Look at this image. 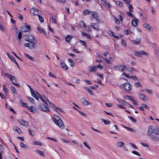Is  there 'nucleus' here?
<instances>
[{"label":"nucleus","instance_id":"18","mask_svg":"<svg viewBox=\"0 0 159 159\" xmlns=\"http://www.w3.org/2000/svg\"><path fill=\"white\" fill-rule=\"evenodd\" d=\"M44 98L46 100V101H47L46 99H47V101H48L47 103H48V104H49L50 106L51 107H52V109H54H54H55V108H56V107L55 106V105L54 104L51 103L48 100L47 97H44Z\"/></svg>","mask_w":159,"mask_h":159},{"label":"nucleus","instance_id":"42","mask_svg":"<svg viewBox=\"0 0 159 159\" xmlns=\"http://www.w3.org/2000/svg\"><path fill=\"white\" fill-rule=\"evenodd\" d=\"M67 60L69 63H70V66H73L74 65V62L72 59L70 58H69Z\"/></svg>","mask_w":159,"mask_h":159},{"label":"nucleus","instance_id":"19","mask_svg":"<svg viewBox=\"0 0 159 159\" xmlns=\"http://www.w3.org/2000/svg\"><path fill=\"white\" fill-rule=\"evenodd\" d=\"M138 97L139 99L143 100H147V98L143 94L139 93L138 94Z\"/></svg>","mask_w":159,"mask_h":159},{"label":"nucleus","instance_id":"40","mask_svg":"<svg viewBox=\"0 0 159 159\" xmlns=\"http://www.w3.org/2000/svg\"><path fill=\"white\" fill-rule=\"evenodd\" d=\"M151 136L152 139L153 140H154L157 141H159V138L158 136H156V135H153L152 134V135Z\"/></svg>","mask_w":159,"mask_h":159},{"label":"nucleus","instance_id":"33","mask_svg":"<svg viewBox=\"0 0 159 159\" xmlns=\"http://www.w3.org/2000/svg\"><path fill=\"white\" fill-rule=\"evenodd\" d=\"M143 26L146 28L148 30H150L151 29V27L148 24L144 23L143 25Z\"/></svg>","mask_w":159,"mask_h":159},{"label":"nucleus","instance_id":"25","mask_svg":"<svg viewBox=\"0 0 159 159\" xmlns=\"http://www.w3.org/2000/svg\"><path fill=\"white\" fill-rule=\"evenodd\" d=\"M96 70V67L94 66H92L91 67H89V70L90 72H95Z\"/></svg>","mask_w":159,"mask_h":159},{"label":"nucleus","instance_id":"8","mask_svg":"<svg viewBox=\"0 0 159 159\" xmlns=\"http://www.w3.org/2000/svg\"><path fill=\"white\" fill-rule=\"evenodd\" d=\"M5 74L6 76H7L9 78L10 80L12 81V83L13 84L15 85L18 87H20V86L19 84L14 82L13 81L12 79H13L15 80V82H16V80L15 77H14L12 75L8 73H5Z\"/></svg>","mask_w":159,"mask_h":159},{"label":"nucleus","instance_id":"54","mask_svg":"<svg viewBox=\"0 0 159 159\" xmlns=\"http://www.w3.org/2000/svg\"><path fill=\"white\" fill-rule=\"evenodd\" d=\"M38 16L39 21H40L41 23H42L44 20L42 16H41L40 15H39Z\"/></svg>","mask_w":159,"mask_h":159},{"label":"nucleus","instance_id":"13","mask_svg":"<svg viewBox=\"0 0 159 159\" xmlns=\"http://www.w3.org/2000/svg\"><path fill=\"white\" fill-rule=\"evenodd\" d=\"M25 40L27 42L30 41L35 39L33 36L30 35H26L25 36Z\"/></svg>","mask_w":159,"mask_h":159},{"label":"nucleus","instance_id":"57","mask_svg":"<svg viewBox=\"0 0 159 159\" xmlns=\"http://www.w3.org/2000/svg\"><path fill=\"white\" fill-rule=\"evenodd\" d=\"M108 34L110 36L113 37L114 36V33L111 30H109L108 31Z\"/></svg>","mask_w":159,"mask_h":159},{"label":"nucleus","instance_id":"50","mask_svg":"<svg viewBox=\"0 0 159 159\" xmlns=\"http://www.w3.org/2000/svg\"><path fill=\"white\" fill-rule=\"evenodd\" d=\"M129 119L130 120L136 123V120L132 117L131 116H128Z\"/></svg>","mask_w":159,"mask_h":159},{"label":"nucleus","instance_id":"60","mask_svg":"<svg viewBox=\"0 0 159 159\" xmlns=\"http://www.w3.org/2000/svg\"><path fill=\"white\" fill-rule=\"evenodd\" d=\"M48 75L50 77H52L54 78H56V76L52 74L50 72H49L48 73Z\"/></svg>","mask_w":159,"mask_h":159},{"label":"nucleus","instance_id":"64","mask_svg":"<svg viewBox=\"0 0 159 159\" xmlns=\"http://www.w3.org/2000/svg\"><path fill=\"white\" fill-rule=\"evenodd\" d=\"M127 70L129 72H133L134 70H135L134 68H127Z\"/></svg>","mask_w":159,"mask_h":159},{"label":"nucleus","instance_id":"37","mask_svg":"<svg viewBox=\"0 0 159 159\" xmlns=\"http://www.w3.org/2000/svg\"><path fill=\"white\" fill-rule=\"evenodd\" d=\"M32 144L33 145H39L41 146L42 145V143L39 141H34L32 143Z\"/></svg>","mask_w":159,"mask_h":159},{"label":"nucleus","instance_id":"2","mask_svg":"<svg viewBox=\"0 0 159 159\" xmlns=\"http://www.w3.org/2000/svg\"><path fill=\"white\" fill-rule=\"evenodd\" d=\"M52 119L54 123L61 129H63L64 128L65 126L63 122L58 116L57 115H54L52 118Z\"/></svg>","mask_w":159,"mask_h":159},{"label":"nucleus","instance_id":"49","mask_svg":"<svg viewBox=\"0 0 159 159\" xmlns=\"http://www.w3.org/2000/svg\"><path fill=\"white\" fill-rule=\"evenodd\" d=\"M124 33L125 35H128L129 34H132V32L130 30H125L124 32Z\"/></svg>","mask_w":159,"mask_h":159},{"label":"nucleus","instance_id":"32","mask_svg":"<svg viewBox=\"0 0 159 159\" xmlns=\"http://www.w3.org/2000/svg\"><path fill=\"white\" fill-rule=\"evenodd\" d=\"M24 54L25 56L27 58L30 59L31 60L33 61H35V59L32 57H31L28 54H26V53H25Z\"/></svg>","mask_w":159,"mask_h":159},{"label":"nucleus","instance_id":"52","mask_svg":"<svg viewBox=\"0 0 159 159\" xmlns=\"http://www.w3.org/2000/svg\"><path fill=\"white\" fill-rule=\"evenodd\" d=\"M18 38L20 40L19 42H18V43H20V39L22 37V33L21 32H20L19 33L18 36Z\"/></svg>","mask_w":159,"mask_h":159},{"label":"nucleus","instance_id":"61","mask_svg":"<svg viewBox=\"0 0 159 159\" xmlns=\"http://www.w3.org/2000/svg\"><path fill=\"white\" fill-rule=\"evenodd\" d=\"M104 60L107 63H108L109 64H111V62H110V61H109V60L107 58H104Z\"/></svg>","mask_w":159,"mask_h":159},{"label":"nucleus","instance_id":"48","mask_svg":"<svg viewBox=\"0 0 159 159\" xmlns=\"http://www.w3.org/2000/svg\"><path fill=\"white\" fill-rule=\"evenodd\" d=\"M10 89L13 93H16V89L14 87L11 86L10 87Z\"/></svg>","mask_w":159,"mask_h":159},{"label":"nucleus","instance_id":"56","mask_svg":"<svg viewBox=\"0 0 159 159\" xmlns=\"http://www.w3.org/2000/svg\"><path fill=\"white\" fill-rule=\"evenodd\" d=\"M79 42H80L82 45H83L84 46H85V47H87V45L86 43L85 42V41H82V40H79Z\"/></svg>","mask_w":159,"mask_h":159},{"label":"nucleus","instance_id":"6","mask_svg":"<svg viewBox=\"0 0 159 159\" xmlns=\"http://www.w3.org/2000/svg\"><path fill=\"white\" fill-rule=\"evenodd\" d=\"M121 87L124 89L128 91H130L132 90L131 86L128 83H126L121 85Z\"/></svg>","mask_w":159,"mask_h":159},{"label":"nucleus","instance_id":"30","mask_svg":"<svg viewBox=\"0 0 159 159\" xmlns=\"http://www.w3.org/2000/svg\"><path fill=\"white\" fill-rule=\"evenodd\" d=\"M2 89L4 91L5 94L7 95L8 93V89L6 88L4 84L2 86Z\"/></svg>","mask_w":159,"mask_h":159},{"label":"nucleus","instance_id":"44","mask_svg":"<svg viewBox=\"0 0 159 159\" xmlns=\"http://www.w3.org/2000/svg\"><path fill=\"white\" fill-rule=\"evenodd\" d=\"M26 98L29 100L30 102L34 103V99L33 98L29 97H26Z\"/></svg>","mask_w":159,"mask_h":159},{"label":"nucleus","instance_id":"11","mask_svg":"<svg viewBox=\"0 0 159 159\" xmlns=\"http://www.w3.org/2000/svg\"><path fill=\"white\" fill-rule=\"evenodd\" d=\"M135 56L138 57H141L143 54H144L145 55H148V54L146 52H144L143 51H140L139 52L134 51V52Z\"/></svg>","mask_w":159,"mask_h":159},{"label":"nucleus","instance_id":"28","mask_svg":"<svg viewBox=\"0 0 159 159\" xmlns=\"http://www.w3.org/2000/svg\"><path fill=\"white\" fill-rule=\"evenodd\" d=\"M140 39H136V40H133L132 42V43L134 44H139L140 42Z\"/></svg>","mask_w":159,"mask_h":159},{"label":"nucleus","instance_id":"34","mask_svg":"<svg viewBox=\"0 0 159 159\" xmlns=\"http://www.w3.org/2000/svg\"><path fill=\"white\" fill-rule=\"evenodd\" d=\"M91 12V11H90L86 9L83 12V15L84 16L86 15L90 14Z\"/></svg>","mask_w":159,"mask_h":159},{"label":"nucleus","instance_id":"7","mask_svg":"<svg viewBox=\"0 0 159 159\" xmlns=\"http://www.w3.org/2000/svg\"><path fill=\"white\" fill-rule=\"evenodd\" d=\"M5 74L6 76H7L9 78L10 80L12 81V83L13 84L15 85L18 87H20V86L19 84L14 82L13 81L12 79H13L15 80V82H16V80L15 77H14L12 75L8 73H5Z\"/></svg>","mask_w":159,"mask_h":159},{"label":"nucleus","instance_id":"36","mask_svg":"<svg viewBox=\"0 0 159 159\" xmlns=\"http://www.w3.org/2000/svg\"><path fill=\"white\" fill-rule=\"evenodd\" d=\"M116 100L119 103L122 104L123 105H124L125 103V100H123L120 99L119 98H117L116 99Z\"/></svg>","mask_w":159,"mask_h":159},{"label":"nucleus","instance_id":"4","mask_svg":"<svg viewBox=\"0 0 159 159\" xmlns=\"http://www.w3.org/2000/svg\"><path fill=\"white\" fill-rule=\"evenodd\" d=\"M126 14L130 17L134 18V19L132 20L131 24L134 27H136L138 24V20L131 13L127 11L126 12Z\"/></svg>","mask_w":159,"mask_h":159},{"label":"nucleus","instance_id":"31","mask_svg":"<svg viewBox=\"0 0 159 159\" xmlns=\"http://www.w3.org/2000/svg\"><path fill=\"white\" fill-rule=\"evenodd\" d=\"M124 106L125 107H127L128 108H133V106H132L130 104V103H128L126 102H125Z\"/></svg>","mask_w":159,"mask_h":159},{"label":"nucleus","instance_id":"17","mask_svg":"<svg viewBox=\"0 0 159 159\" xmlns=\"http://www.w3.org/2000/svg\"><path fill=\"white\" fill-rule=\"evenodd\" d=\"M37 93L38 94L39 98L40 99V100L42 101L43 102V103H45L46 104V105H48V103H47V102H48L47 99H46L47 101H46V100L44 99V98H43V97L41 95L39 94L38 92H37ZM44 97H45V96Z\"/></svg>","mask_w":159,"mask_h":159},{"label":"nucleus","instance_id":"10","mask_svg":"<svg viewBox=\"0 0 159 159\" xmlns=\"http://www.w3.org/2000/svg\"><path fill=\"white\" fill-rule=\"evenodd\" d=\"M30 26L26 25L21 27V30L23 32H28L30 30Z\"/></svg>","mask_w":159,"mask_h":159},{"label":"nucleus","instance_id":"9","mask_svg":"<svg viewBox=\"0 0 159 159\" xmlns=\"http://www.w3.org/2000/svg\"><path fill=\"white\" fill-rule=\"evenodd\" d=\"M30 13L34 16H38L39 14V10L35 7H33L30 10Z\"/></svg>","mask_w":159,"mask_h":159},{"label":"nucleus","instance_id":"21","mask_svg":"<svg viewBox=\"0 0 159 159\" xmlns=\"http://www.w3.org/2000/svg\"><path fill=\"white\" fill-rule=\"evenodd\" d=\"M125 145V143L121 141H118L116 142V145L118 148H120L123 147Z\"/></svg>","mask_w":159,"mask_h":159},{"label":"nucleus","instance_id":"63","mask_svg":"<svg viewBox=\"0 0 159 159\" xmlns=\"http://www.w3.org/2000/svg\"><path fill=\"white\" fill-rule=\"evenodd\" d=\"M78 63H80L82 61V60L81 58H77L75 60Z\"/></svg>","mask_w":159,"mask_h":159},{"label":"nucleus","instance_id":"15","mask_svg":"<svg viewBox=\"0 0 159 159\" xmlns=\"http://www.w3.org/2000/svg\"><path fill=\"white\" fill-rule=\"evenodd\" d=\"M81 101L82 105L84 106H87L89 104V102L85 98H82L81 99Z\"/></svg>","mask_w":159,"mask_h":159},{"label":"nucleus","instance_id":"47","mask_svg":"<svg viewBox=\"0 0 159 159\" xmlns=\"http://www.w3.org/2000/svg\"><path fill=\"white\" fill-rule=\"evenodd\" d=\"M120 70L123 71L126 69V66H125L122 65H120Z\"/></svg>","mask_w":159,"mask_h":159},{"label":"nucleus","instance_id":"1","mask_svg":"<svg viewBox=\"0 0 159 159\" xmlns=\"http://www.w3.org/2000/svg\"><path fill=\"white\" fill-rule=\"evenodd\" d=\"M153 133L157 135H159V127L156 125H152L149 126L148 130V134L150 136Z\"/></svg>","mask_w":159,"mask_h":159},{"label":"nucleus","instance_id":"51","mask_svg":"<svg viewBox=\"0 0 159 159\" xmlns=\"http://www.w3.org/2000/svg\"><path fill=\"white\" fill-rule=\"evenodd\" d=\"M33 107H34L33 106H31L30 107L28 106V107L27 108H28V109L29 110L30 112H34Z\"/></svg>","mask_w":159,"mask_h":159},{"label":"nucleus","instance_id":"59","mask_svg":"<svg viewBox=\"0 0 159 159\" xmlns=\"http://www.w3.org/2000/svg\"><path fill=\"white\" fill-rule=\"evenodd\" d=\"M124 2H125V3L126 4L127 6L129 5L130 2V0H123Z\"/></svg>","mask_w":159,"mask_h":159},{"label":"nucleus","instance_id":"14","mask_svg":"<svg viewBox=\"0 0 159 159\" xmlns=\"http://www.w3.org/2000/svg\"><path fill=\"white\" fill-rule=\"evenodd\" d=\"M91 26L92 28L98 31L100 30L99 25L97 23H92L91 24Z\"/></svg>","mask_w":159,"mask_h":159},{"label":"nucleus","instance_id":"45","mask_svg":"<svg viewBox=\"0 0 159 159\" xmlns=\"http://www.w3.org/2000/svg\"><path fill=\"white\" fill-rule=\"evenodd\" d=\"M38 29L40 33H43L44 34H46L44 30L41 27H38Z\"/></svg>","mask_w":159,"mask_h":159},{"label":"nucleus","instance_id":"62","mask_svg":"<svg viewBox=\"0 0 159 159\" xmlns=\"http://www.w3.org/2000/svg\"><path fill=\"white\" fill-rule=\"evenodd\" d=\"M132 101V103L135 105H138V104L137 102L134 99H133V98H132L131 100Z\"/></svg>","mask_w":159,"mask_h":159},{"label":"nucleus","instance_id":"24","mask_svg":"<svg viewBox=\"0 0 159 159\" xmlns=\"http://www.w3.org/2000/svg\"><path fill=\"white\" fill-rule=\"evenodd\" d=\"M13 130L19 134H21L22 133L21 129L16 126L13 127Z\"/></svg>","mask_w":159,"mask_h":159},{"label":"nucleus","instance_id":"22","mask_svg":"<svg viewBox=\"0 0 159 159\" xmlns=\"http://www.w3.org/2000/svg\"><path fill=\"white\" fill-rule=\"evenodd\" d=\"M142 107H139V108L141 111H143L144 110V108H146L147 109H149V107L148 106L145 104L142 103L141 104Z\"/></svg>","mask_w":159,"mask_h":159},{"label":"nucleus","instance_id":"43","mask_svg":"<svg viewBox=\"0 0 159 159\" xmlns=\"http://www.w3.org/2000/svg\"><path fill=\"white\" fill-rule=\"evenodd\" d=\"M101 120L104 122V123L106 125H108L109 124L110 122L109 121L106 120L104 119H101Z\"/></svg>","mask_w":159,"mask_h":159},{"label":"nucleus","instance_id":"53","mask_svg":"<svg viewBox=\"0 0 159 159\" xmlns=\"http://www.w3.org/2000/svg\"><path fill=\"white\" fill-rule=\"evenodd\" d=\"M134 86L136 88L141 87L142 86V85H141L140 83L139 82L136 83L134 84Z\"/></svg>","mask_w":159,"mask_h":159},{"label":"nucleus","instance_id":"35","mask_svg":"<svg viewBox=\"0 0 159 159\" xmlns=\"http://www.w3.org/2000/svg\"><path fill=\"white\" fill-rule=\"evenodd\" d=\"M126 41L122 39L121 43V46L123 47H125L126 46Z\"/></svg>","mask_w":159,"mask_h":159},{"label":"nucleus","instance_id":"41","mask_svg":"<svg viewBox=\"0 0 159 159\" xmlns=\"http://www.w3.org/2000/svg\"><path fill=\"white\" fill-rule=\"evenodd\" d=\"M116 3L120 7H123V3L119 1H116Z\"/></svg>","mask_w":159,"mask_h":159},{"label":"nucleus","instance_id":"29","mask_svg":"<svg viewBox=\"0 0 159 159\" xmlns=\"http://www.w3.org/2000/svg\"><path fill=\"white\" fill-rule=\"evenodd\" d=\"M20 105L23 107L26 108L28 107L27 103L22 102L21 100H20Z\"/></svg>","mask_w":159,"mask_h":159},{"label":"nucleus","instance_id":"3","mask_svg":"<svg viewBox=\"0 0 159 159\" xmlns=\"http://www.w3.org/2000/svg\"><path fill=\"white\" fill-rule=\"evenodd\" d=\"M29 43H24V46L30 49H32L35 47L37 43V40L34 39L30 41Z\"/></svg>","mask_w":159,"mask_h":159},{"label":"nucleus","instance_id":"55","mask_svg":"<svg viewBox=\"0 0 159 159\" xmlns=\"http://www.w3.org/2000/svg\"><path fill=\"white\" fill-rule=\"evenodd\" d=\"M123 97L124 99H126V98H127V99L130 100H131L132 98H134V97L132 96H130L128 95L124 96H123Z\"/></svg>","mask_w":159,"mask_h":159},{"label":"nucleus","instance_id":"23","mask_svg":"<svg viewBox=\"0 0 159 159\" xmlns=\"http://www.w3.org/2000/svg\"><path fill=\"white\" fill-rule=\"evenodd\" d=\"M72 38V37L71 35H67L66 37L65 40L66 41L69 43L70 42Z\"/></svg>","mask_w":159,"mask_h":159},{"label":"nucleus","instance_id":"27","mask_svg":"<svg viewBox=\"0 0 159 159\" xmlns=\"http://www.w3.org/2000/svg\"><path fill=\"white\" fill-rule=\"evenodd\" d=\"M35 152L39 154L40 156H42L43 157H44L45 156L44 153L43 151H41L37 150L35 151Z\"/></svg>","mask_w":159,"mask_h":159},{"label":"nucleus","instance_id":"39","mask_svg":"<svg viewBox=\"0 0 159 159\" xmlns=\"http://www.w3.org/2000/svg\"><path fill=\"white\" fill-rule=\"evenodd\" d=\"M129 9V12L131 13L133 11V7L131 4H129L128 6ZM129 12V11H128Z\"/></svg>","mask_w":159,"mask_h":159},{"label":"nucleus","instance_id":"20","mask_svg":"<svg viewBox=\"0 0 159 159\" xmlns=\"http://www.w3.org/2000/svg\"><path fill=\"white\" fill-rule=\"evenodd\" d=\"M31 93L33 97L37 100H39V98L37 95L34 89H31Z\"/></svg>","mask_w":159,"mask_h":159},{"label":"nucleus","instance_id":"46","mask_svg":"<svg viewBox=\"0 0 159 159\" xmlns=\"http://www.w3.org/2000/svg\"><path fill=\"white\" fill-rule=\"evenodd\" d=\"M54 110L57 112L58 111L62 112H63V110L61 108L58 107H56V108H55Z\"/></svg>","mask_w":159,"mask_h":159},{"label":"nucleus","instance_id":"58","mask_svg":"<svg viewBox=\"0 0 159 159\" xmlns=\"http://www.w3.org/2000/svg\"><path fill=\"white\" fill-rule=\"evenodd\" d=\"M90 88L91 89H94L96 88H98V85L95 84L93 86H90Z\"/></svg>","mask_w":159,"mask_h":159},{"label":"nucleus","instance_id":"12","mask_svg":"<svg viewBox=\"0 0 159 159\" xmlns=\"http://www.w3.org/2000/svg\"><path fill=\"white\" fill-rule=\"evenodd\" d=\"M18 121L20 125H21L24 126L26 127H27L28 126L29 123L27 121H25L21 119H20L18 120Z\"/></svg>","mask_w":159,"mask_h":159},{"label":"nucleus","instance_id":"26","mask_svg":"<svg viewBox=\"0 0 159 159\" xmlns=\"http://www.w3.org/2000/svg\"><path fill=\"white\" fill-rule=\"evenodd\" d=\"M79 25L80 28H84L86 26L84 22L82 20L80 21L79 22Z\"/></svg>","mask_w":159,"mask_h":159},{"label":"nucleus","instance_id":"16","mask_svg":"<svg viewBox=\"0 0 159 159\" xmlns=\"http://www.w3.org/2000/svg\"><path fill=\"white\" fill-rule=\"evenodd\" d=\"M60 66L64 70H67L68 69V66L66 65L63 61H61L60 63Z\"/></svg>","mask_w":159,"mask_h":159},{"label":"nucleus","instance_id":"38","mask_svg":"<svg viewBox=\"0 0 159 159\" xmlns=\"http://www.w3.org/2000/svg\"><path fill=\"white\" fill-rule=\"evenodd\" d=\"M92 13L91 15L94 18V19H95L97 17H98V14L94 12H92Z\"/></svg>","mask_w":159,"mask_h":159},{"label":"nucleus","instance_id":"5","mask_svg":"<svg viewBox=\"0 0 159 159\" xmlns=\"http://www.w3.org/2000/svg\"><path fill=\"white\" fill-rule=\"evenodd\" d=\"M47 106L43 103H40L39 105V108L41 111H44L46 112H50L49 108Z\"/></svg>","mask_w":159,"mask_h":159}]
</instances>
